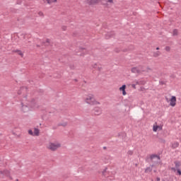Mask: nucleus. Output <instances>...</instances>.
<instances>
[{"mask_svg":"<svg viewBox=\"0 0 181 181\" xmlns=\"http://www.w3.org/2000/svg\"><path fill=\"white\" fill-rule=\"evenodd\" d=\"M39 108L37 103L30 102L29 103H21V106L20 107V111H21L23 114H26L32 111L33 109Z\"/></svg>","mask_w":181,"mask_h":181,"instance_id":"nucleus-1","label":"nucleus"},{"mask_svg":"<svg viewBox=\"0 0 181 181\" xmlns=\"http://www.w3.org/2000/svg\"><path fill=\"white\" fill-rule=\"evenodd\" d=\"M86 104L88 105H100L101 103L94 97L93 94H88L84 99Z\"/></svg>","mask_w":181,"mask_h":181,"instance_id":"nucleus-2","label":"nucleus"},{"mask_svg":"<svg viewBox=\"0 0 181 181\" xmlns=\"http://www.w3.org/2000/svg\"><path fill=\"white\" fill-rule=\"evenodd\" d=\"M47 149H49V151H52V152H54L59 149V148H62V144L59 141H54V142H49L47 146Z\"/></svg>","mask_w":181,"mask_h":181,"instance_id":"nucleus-3","label":"nucleus"},{"mask_svg":"<svg viewBox=\"0 0 181 181\" xmlns=\"http://www.w3.org/2000/svg\"><path fill=\"white\" fill-rule=\"evenodd\" d=\"M28 134L31 136H39L40 135V130L37 128H34V132L32 129H29Z\"/></svg>","mask_w":181,"mask_h":181,"instance_id":"nucleus-4","label":"nucleus"},{"mask_svg":"<svg viewBox=\"0 0 181 181\" xmlns=\"http://www.w3.org/2000/svg\"><path fill=\"white\" fill-rule=\"evenodd\" d=\"M93 113L95 115H101L103 114V110L100 107H95L93 109Z\"/></svg>","mask_w":181,"mask_h":181,"instance_id":"nucleus-5","label":"nucleus"},{"mask_svg":"<svg viewBox=\"0 0 181 181\" xmlns=\"http://www.w3.org/2000/svg\"><path fill=\"white\" fill-rule=\"evenodd\" d=\"M153 132H158V131H162V126L158 125L157 123H155L153 126Z\"/></svg>","mask_w":181,"mask_h":181,"instance_id":"nucleus-6","label":"nucleus"},{"mask_svg":"<svg viewBox=\"0 0 181 181\" xmlns=\"http://www.w3.org/2000/svg\"><path fill=\"white\" fill-rule=\"evenodd\" d=\"M127 85H122L119 88V91H120L122 94V95H127Z\"/></svg>","mask_w":181,"mask_h":181,"instance_id":"nucleus-7","label":"nucleus"},{"mask_svg":"<svg viewBox=\"0 0 181 181\" xmlns=\"http://www.w3.org/2000/svg\"><path fill=\"white\" fill-rule=\"evenodd\" d=\"M170 105L175 107L176 105V96H172L170 100Z\"/></svg>","mask_w":181,"mask_h":181,"instance_id":"nucleus-8","label":"nucleus"},{"mask_svg":"<svg viewBox=\"0 0 181 181\" xmlns=\"http://www.w3.org/2000/svg\"><path fill=\"white\" fill-rule=\"evenodd\" d=\"M14 53H17V54H18V56H21V57H23V52H22V51L19 50V49H16L13 51Z\"/></svg>","mask_w":181,"mask_h":181,"instance_id":"nucleus-9","label":"nucleus"},{"mask_svg":"<svg viewBox=\"0 0 181 181\" xmlns=\"http://www.w3.org/2000/svg\"><path fill=\"white\" fill-rule=\"evenodd\" d=\"M160 54H161L160 51H156L153 52V57H159Z\"/></svg>","mask_w":181,"mask_h":181,"instance_id":"nucleus-10","label":"nucleus"},{"mask_svg":"<svg viewBox=\"0 0 181 181\" xmlns=\"http://www.w3.org/2000/svg\"><path fill=\"white\" fill-rule=\"evenodd\" d=\"M139 84V81H135L134 82V83L132 84V87L133 88H136V86H138Z\"/></svg>","mask_w":181,"mask_h":181,"instance_id":"nucleus-11","label":"nucleus"},{"mask_svg":"<svg viewBox=\"0 0 181 181\" xmlns=\"http://www.w3.org/2000/svg\"><path fill=\"white\" fill-rule=\"evenodd\" d=\"M179 146V143L178 142H174L173 144H172V148H173L174 149L177 148Z\"/></svg>","mask_w":181,"mask_h":181,"instance_id":"nucleus-12","label":"nucleus"},{"mask_svg":"<svg viewBox=\"0 0 181 181\" xmlns=\"http://www.w3.org/2000/svg\"><path fill=\"white\" fill-rule=\"evenodd\" d=\"M132 73H139L141 71H139V69H138V68L134 67L132 69Z\"/></svg>","mask_w":181,"mask_h":181,"instance_id":"nucleus-13","label":"nucleus"},{"mask_svg":"<svg viewBox=\"0 0 181 181\" xmlns=\"http://www.w3.org/2000/svg\"><path fill=\"white\" fill-rule=\"evenodd\" d=\"M150 172H152V167H148V168H146V170H145L146 173H149Z\"/></svg>","mask_w":181,"mask_h":181,"instance_id":"nucleus-14","label":"nucleus"},{"mask_svg":"<svg viewBox=\"0 0 181 181\" xmlns=\"http://www.w3.org/2000/svg\"><path fill=\"white\" fill-rule=\"evenodd\" d=\"M57 0H47V4H54Z\"/></svg>","mask_w":181,"mask_h":181,"instance_id":"nucleus-15","label":"nucleus"},{"mask_svg":"<svg viewBox=\"0 0 181 181\" xmlns=\"http://www.w3.org/2000/svg\"><path fill=\"white\" fill-rule=\"evenodd\" d=\"M175 168L177 169H178V168H180V162H175Z\"/></svg>","mask_w":181,"mask_h":181,"instance_id":"nucleus-16","label":"nucleus"},{"mask_svg":"<svg viewBox=\"0 0 181 181\" xmlns=\"http://www.w3.org/2000/svg\"><path fill=\"white\" fill-rule=\"evenodd\" d=\"M107 170H108V168H105L102 171L103 175H105V173H107Z\"/></svg>","mask_w":181,"mask_h":181,"instance_id":"nucleus-17","label":"nucleus"},{"mask_svg":"<svg viewBox=\"0 0 181 181\" xmlns=\"http://www.w3.org/2000/svg\"><path fill=\"white\" fill-rule=\"evenodd\" d=\"M165 52H170V47H169V46L165 47Z\"/></svg>","mask_w":181,"mask_h":181,"instance_id":"nucleus-18","label":"nucleus"},{"mask_svg":"<svg viewBox=\"0 0 181 181\" xmlns=\"http://www.w3.org/2000/svg\"><path fill=\"white\" fill-rule=\"evenodd\" d=\"M128 154L129 155H133L134 154V151H129V152H128Z\"/></svg>","mask_w":181,"mask_h":181,"instance_id":"nucleus-19","label":"nucleus"},{"mask_svg":"<svg viewBox=\"0 0 181 181\" xmlns=\"http://www.w3.org/2000/svg\"><path fill=\"white\" fill-rule=\"evenodd\" d=\"M153 158H156V159H159V158L158 156H152L151 159H153Z\"/></svg>","mask_w":181,"mask_h":181,"instance_id":"nucleus-20","label":"nucleus"},{"mask_svg":"<svg viewBox=\"0 0 181 181\" xmlns=\"http://www.w3.org/2000/svg\"><path fill=\"white\" fill-rule=\"evenodd\" d=\"M107 2H109V4H112L113 0H107Z\"/></svg>","mask_w":181,"mask_h":181,"instance_id":"nucleus-21","label":"nucleus"},{"mask_svg":"<svg viewBox=\"0 0 181 181\" xmlns=\"http://www.w3.org/2000/svg\"><path fill=\"white\" fill-rule=\"evenodd\" d=\"M174 35H177V30H174Z\"/></svg>","mask_w":181,"mask_h":181,"instance_id":"nucleus-22","label":"nucleus"},{"mask_svg":"<svg viewBox=\"0 0 181 181\" xmlns=\"http://www.w3.org/2000/svg\"><path fill=\"white\" fill-rule=\"evenodd\" d=\"M171 170H173L174 172H176V168H171Z\"/></svg>","mask_w":181,"mask_h":181,"instance_id":"nucleus-23","label":"nucleus"},{"mask_svg":"<svg viewBox=\"0 0 181 181\" xmlns=\"http://www.w3.org/2000/svg\"><path fill=\"white\" fill-rule=\"evenodd\" d=\"M160 48H159V47L156 48V50H160Z\"/></svg>","mask_w":181,"mask_h":181,"instance_id":"nucleus-24","label":"nucleus"},{"mask_svg":"<svg viewBox=\"0 0 181 181\" xmlns=\"http://www.w3.org/2000/svg\"><path fill=\"white\" fill-rule=\"evenodd\" d=\"M157 181H160V178H159V177H157Z\"/></svg>","mask_w":181,"mask_h":181,"instance_id":"nucleus-25","label":"nucleus"},{"mask_svg":"<svg viewBox=\"0 0 181 181\" xmlns=\"http://www.w3.org/2000/svg\"><path fill=\"white\" fill-rule=\"evenodd\" d=\"M47 42H48V43H49V42H50V40H47Z\"/></svg>","mask_w":181,"mask_h":181,"instance_id":"nucleus-26","label":"nucleus"},{"mask_svg":"<svg viewBox=\"0 0 181 181\" xmlns=\"http://www.w3.org/2000/svg\"><path fill=\"white\" fill-rule=\"evenodd\" d=\"M141 71H145V70H141Z\"/></svg>","mask_w":181,"mask_h":181,"instance_id":"nucleus-27","label":"nucleus"}]
</instances>
